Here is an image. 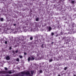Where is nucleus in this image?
I'll return each mask as SVG.
<instances>
[{"label": "nucleus", "mask_w": 76, "mask_h": 76, "mask_svg": "<svg viewBox=\"0 0 76 76\" xmlns=\"http://www.w3.org/2000/svg\"><path fill=\"white\" fill-rule=\"evenodd\" d=\"M8 73L9 74H12V72L10 71H0V74H6Z\"/></svg>", "instance_id": "nucleus-1"}, {"label": "nucleus", "mask_w": 76, "mask_h": 76, "mask_svg": "<svg viewBox=\"0 0 76 76\" xmlns=\"http://www.w3.org/2000/svg\"><path fill=\"white\" fill-rule=\"evenodd\" d=\"M25 75H28V76H32V75H31V74H30V73L29 72V71H27L25 72Z\"/></svg>", "instance_id": "nucleus-2"}, {"label": "nucleus", "mask_w": 76, "mask_h": 76, "mask_svg": "<svg viewBox=\"0 0 76 76\" xmlns=\"http://www.w3.org/2000/svg\"><path fill=\"white\" fill-rule=\"evenodd\" d=\"M6 59L7 60H9L10 59V58L9 56H8L6 57Z\"/></svg>", "instance_id": "nucleus-3"}, {"label": "nucleus", "mask_w": 76, "mask_h": 76, "mask_svg": "<svg viewBox=\"0 0 76 76\" xmlns=\"http://www.w3.org/2000/svg\"><path fill=\"white\" fill-rule=\"evenodd\" d=\"M35 59V58L33 57H31V61H32L33 60H34V59Z\"/></svg>", "instance_id": "nucleus-4"}, {"label": "nucleus", "mask_w": 76, "mask_h": 76, "mask_svg": "<svg viewBox=\"0 0 76 76\" xmlns=\"http://www.w3.org/2000/svg\"><path fill=\"white\" fill-rule=\"evenodd\" d=\"M31 75H33V74H34V70H31Z\"/></svg>", "instance_id": "nucleus-5"}, {"label": "nucleus", "mask_w": 76, "mask_h": 76, "mask_svg": "<svg viewBox=\"0 0 76 76\" xmlns=\"http://www.w3.org/2000/svg\"><path fill=\"white\" fill-rule=\"evenodd\" d=\"M48 29H49V31H51V29H52V28H51V27H49L48 28Z\"/></svg>", "instance_id": "nucleus-6"}, {"label": "nucleus", "mask_w": 76, "mask_h": 76, "mask_svg": "<svg viewBox=\"0 0 76 76\" xmlns=\"http://www.w3.org/2000/svg\"><path fill=\"white\" fill-rule=\"evenodd\" d=\"M30 60H31V57H29L28 58V61H29Z\"/></svg>", "instance_id": "nucleus-7"}, {"label": "nucleus", "mask_w": 76, "mask_h": 76, "mask_svg": "<svg viewBox=\"0 0 76 76\" xmlns=\"http://www.w3.org/2000/svg\"><path fill=\"white\" fill-rule=\"evenodd\" d=\"M21 74L22 75H25V72H21Z\"/></svg>", "instance_id": "nucleus-8"}, {"label": "nucleus", "mask_w": 76, "mask_h": 76, "mask_svg": "<svg viewBox=\"0 0 76 76\" xmlns=\"http://www.w3.org/2000/svg\"><path fill=\"white\" fill-rule=\"evenodd\" d=\"M75 26V23H73L72 25V26L73 28H74Z\"/></svg>", "instance_id": "nucleus-9"}, {"label": "nucleus", "mask_w": 76, "mask_h": 76, "mask_svg": "<svg viewBox=\"0 0 76 76\" xmlns=\"http://www.w3.org/2000/svg\"><path fill=\"white\" fill-rule=\"evenodd\" d=\"M19 57H20V58H23V56H22L20 55L19 56Z\"/></svg>", "instance_id": "nucleus-10"}, {"label": "nucleus", "mask_w": 76, "mask_h": 76, "mask_svg": "<svg viewBox=\"0 0 76 76\" xmlns=\"http://www.w3.org/2000/svg\"><path fill=\"white\" fill-rule=\"evenodd\" d=\"M36 21H38L39 20V18H38L36 19Z\"/></svg>", "instance_id": "nucleus-11"}, {"label": "nucleus", "mask_w": 76, "mask_h": 76, "mask_svg": "<svg viewBox=\"0 0 76 76\" xmlns=\"http://www.w3.org/2000/svg\"><path fill=\"white\" fill-rule=\"evenodd\" d=\"M15 76H23V75H16Z\"/></svg>", "instance_id": "nucleus-12"}, {"label": "nucleus", "mask_w": 76, "mask_h": 76, "mask_svg": "<svg viewBox=\"0 0 76 76\" xmlns=\"http://www.w3.org/2000/svg\"><path fill=\"white\" fill-rule=\"evenodd\" d=\"M16 61H19V58H18L16 59Z\"/></svg>", "instance_id": "nucleus-13"}, {"label": "nucleus", "mask_w": 76, "mask_h": 76, "mask_svg": "<svg viewBox=\"0 0 76 76\" xmlns=\"http://www.w3.org/2000/svg\"><path fill=\"white\" fill-rule=\"evenodd\" d=\"M74 3H75V1H71V3H72L73 4H74Z\"/></svg>", "instance_id": "nucleus-14"}, {"label": "nucleus", "mask_w": 76, "mask_h": 76, "mask_svg": "<svg viewBox=\"0 0 76 76\" xmlns=\"http://www.w3.org/2000/svg\"><path fill=\"white\" fill-rule=\"evenodd\" d=\"M67 69V67H65V68H64V70H66Z\"/></svg>", "instance_id": "nucleus-15"}, {"label": "nucleus", "mask_w": 76, "mask_h": 76, "mask_svg": "<svg viewBox=\"0 0 76 76\" xmlns=\"http://www.w3.org/2000/svg\"><path fill=\"white\" fill-rule=\"evenodd\" d=\"M39 72L40 73H42V70H40L39 71Z\"/></svg>", "instance_id": "nucleus-16"}, {"label": "nucleus", "mask_w": 76, "mask_h": 76, "mask_svg": "<svg viewBox=\"0 0 76 76\" xmlns=\"http://www.w3.org/2000/svg\"><path fill=\"white\" fill-rule=\"evenodd\" d=\"M1 21V22H3V18H1L0 19Z\"/></svg>", "instance_id": "nucleus-17"}, {"label": "nucleus", "mask_w": 76, "mask_h": 76, "mask_svg": "<svg viewBox=\"0 0 76 76\" xmlns=\"http://www.w3.org/2000/svg\"><path fill=\"white\" fill-rule=\"evenodd\" d=\"M52 61H53V59H52L49 60V62H52Z\"/></svg>", "instance_id": "nucleus-18"}, {"label": "nucleus", "mask_w": 76, "mask_h": 76, "mask_svg": "<svg viewBox=\"0 0 76 76\" xmlns=\"http://www.w3.org/2000/svg\"><path fill=\"white\" fill-rule=\"evenodd\" d=\"M4 69L5 70H8V69H7V68L5 67Z\"/></svg>", "instance_id": "nucleus-19"}, {"label": "nucleus", "mask_w": 76, "mask_h": 76, "mask_svg": "<svg viewBox=\"0 0 76 76\" xmlns=\"http://www.w3.org/2000/svg\"><path fill=\"white\" fill-rule=\"evenodd\" d=\"M42 48H44V44H42Z\"/></svg>", "instance_id": "nucleus-20"}, {"label": "nucleus", "mask_w": 76, "mask_h": 76, "mask_svg": "<svg viewBox=\"0 0 76 76\" xmlns=\"http://www.w3.org/2000/svg\"><path fill=\"white\" fill-rule=\"evenodd\" d=\"M30 40H32V39H33V37H30Z\"/></svg>", "instance_id": "nucleus-21"}, {"label": "nucleus", "mask_w": 76, "mask_h": 76, "mask_svg": "<svg viewBox=\"0 0 76 76\" xmlns=\"http://www.w3.org/2000/svg\"><path fill=\"white\" fill-rule=\"evenodd\" d=\"M51 34L52 36H53L54 35V33L52 32Z\"/></svg>", "instance_id": "nucleus-22"}, {"label": "nucleus", "mask_w": 76, "mask_h": 76, "mask_svg": "<svg viewBox=\"0 0 76 76\" xmlns=\"http://www.w3.org/2000/svg\"><path fill=\"white\" fill-rule=\"evenodd\" d=\"M5 44H7V41H5Z\"/></svg>", "instance_id": "nucleus-23"}, {"label": "nucleus", "mask_w": 76, "mask_h": 76, "mask_svg": "<svg viewBox=\"0 0 76 76\" xmlns=\"http://www.w3.org/2000/svg\"><path fill=\"white\" fill-rule=\"evenodd\" d=\"M24 55H26L27 54V53H26L24 52Z\"/></svg>", "instance_id": "nucleus-24"}, {"label": "nucleus", "mask_w": 76, "mask_h": 76, "mask_svg": "<svg viewBox=\"0 0 76 76\" xmlns=\"http://www.w3.org/2000/svg\"><path fill=\"white\" fill-rule=\"evenodd\" d=\"M18 50L16 51H15L16 53H18Z\"/></svg>", "instance_id": "nucleus-25"}, {"label": "nucleus", "mask_w": 76, "mask_h": 76, "mask_svg": "<svg viewBox=\"0 0 76 76\" xmlns=\"http://www.w3.org/2000/svg\"><path fill=\"white\" fill-rule=\"evenodd\" d=\"M58 34H57L56 35V37H58Z\"/></svg>", "instance_id": "nucleus-26"}, {"label": "nucleus", "mask_w": 76, "mask_h": 76, "mask_svg": "<svg viewBox=\"0 0 76 76\" xmlns=\"http://www.w3.org/2000/svg\"><path fill=\"white\" fill-rule=\"evenodd\" d=\"M5 76H10V75H7Z\"/></svg>", "instance_id": "nucleus-27"}, {"label": "nucleus", "mask_w": 76, "mask_h": 76, "mask_svg": "<svg viewBox=\"0 0 76 76\" xmlns=\"http://www.w3.org/2000/svg\"><path fill=\"white\" fill-rule=\"evenodd\" d=\"M10 50H12V48H11V47H10Z\"/></svg>", "instance_id": "nucleus-28"}, {"label": "nucleus", "mask_w": 76, "mask_h": 76, "mask_svg": "<svg viewBox=\"0 0 76 76\" xmlns=\"http://www.w3.org/2000/svg\"><path fill=\"white\" fill-rule=\"evenodd\" d=\"M13 53L14 54H15V51H13Z\"/></svg>", "instance_id": "nucleus-29"}, {"label": "nucleus", "mask_w": 76, "mask_h": 76, "mask_svg": "<svg viewBox=\"0 0 76 76\" xmlns=\"http://www.w3.org/2000/svg\"><path fill=\"white\" fill-rule=\"evenodd\" d=\"M52 44H54V42H52L51 43Z\"/></svg>", "instance_id": "nucleus-30"}, {"label": "nucleus", "mask_w": 76, "mask_h": 76, "mask_svg": "<svg viewBox=\"0 0 76 76\" xmlns=\"http://www.w3.org/2000/svg\"><path fill=\"white\" fill-rule=\"evenodd\" d=\"M14 26H16V24H14Z\"/></svg>", "instance_id": "nucleus-31"}, {"label": "nucleus", "mask_w": 76, "mask_h": 76, "mask_svg": "<svg viewBox=\"0 0 76 76\" xmlns=\"http://www.w3.org/2000/svg\"><path fill=\"white\" fill-rule=\"evenodd\" d=\"M72 31H73V32H75V31H74V29H72Z\"/></svg>", "instance_id": "nucleus-32"}, {"label": "nucleus", "mask_w": 76, "mask_h": 76, "mask_svg": "<svg viewBox=\"0 0 76 76\" xmlns=\"http://www.w3.org/2000/svg\"><path fill=\"white\" fill-rule=\"evenodd\" d=\"M74 76H76V75H74Z\"/></svg>", "instance_id": "nucleus-33"}, {"label": "nucleus", "mask_w": 76, "mask_h": 76, "mask_svg": "<svg viewBox=\"0 0 76 76\" xmlns=\"http://www.w3.org/2000/svg\"><path fill=\"white\" fill-rule=\"evenodd\" d=\"M58 76H60V75H59Z\"/></svg>", "instance_id": "nucleus-34"}, {"label": "nucleus", "mask_w": 76, "mask_h": 76, "mask_svg": "<svg viewBox=\"0 0 76 76\" xmlns=\"http://www.w3.org/2000/svg\"><path fill=\"white\" fill-rule=\"evenodd\" d=\"M40 67H41V66H40Z\"/></svg>", "instance_id": "nucleus-35"}, {"label": "nucleus", "mask_w": 76, "mask_h": 76, "mask_svg": "<svg viewBox=\"0 0 76 76\" xmlns=\"http://www.w3.org/2000/svg\"><path fill=\"white\" fill-rule=\"evenodd\" d=\"M0 76H3V75H2V76L0 75Z\"/></svg>", "instance_id": "nucleus-36"}, {"label": "nucleus", "mask_w": 76, "mask_h": 76, "mask_svg": "<svg viewBox=\"0 0 76 76\" xmlns=\"http://www.w3.org/2000/svg\"><path fill=\"white\" fill-rule=\"evenodd\" d=\"M63 39H64V38H63Z\"/></svg>", "instance_id": "nucleus-37"}, {"label": "nucleus", "mask_w": 76, "mask_h": 76, "mask_svg": "<svg viewBox=\"0 0 76 76\" xmlns=\"http://www.w3.org/2000/svg\"><path fill=\"white\" fill-rule=\"evenodd\" d=\"M42 65H43V64H42Z\"/></svg>", "instance_id": "nucleus-38"}]
</instances>
